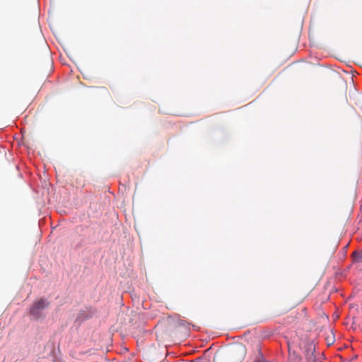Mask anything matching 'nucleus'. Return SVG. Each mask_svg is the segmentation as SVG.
<instances>
[{
	"label": "nucleus",
	"mask_w": 362,
	"mask_h": 362,
	"mask_svg": "<svg viewBox=\"0 0 362 362\" xmlns=\"http://www.w3.org/2000/svg\"><path fill=\"white\" fill-rule=\"evenodd\" d=\"M354 263H362V250L361 251H354L352 253Z\"/></svg>",
	"instance_id": "obj_3"
},
{
	"label": "nucleus",
	"mask_w": 362,
	"mask_h": 362,
	"mask_svg": "<svg viewBox=\"0 0 362 362\" xmlns=\"http://www.w3.org/2000/svg\"><path fill=\"white\" fill-rule=\"evenodd\" d=\"M193 328L195 329H196V326L195 325H192Z\"/></svg>",
	"instance_id": "obj_6"
},
{
	"label": "nucleus",
	"mask_w": 362,
	"mask_h": 362,
	"mask_svg": "<svg viewBox=\"0 0 362 362\" xmlns=\"http://www.w3.org/2000/svg\"><path fill=\"white\" fill-rule=\"evenodd\" d=\"M315 351V345L310 344L308 346L305 354L308 362H316L315 356L314 355Z\"/></svg>",
	"instance_id": "obj_2"
},
{
	"label": "nucleus",
	"mask_w": 362,
	"mask_h": 362,
	"mask_svg": "<svg viewBox=\"0 0 362 362\" xmlns=\"http://www.w3.org/2000/svg\"><path fill=\"white\" fill-rule=\"evenodd\" d=\"M254 362H276L274 360H268L267 359L263 354L261 351H259V354L256 358L255 359Z\"/></svg>",
	"instance_id": "obj_4"
},
{
	"label": "nucleus",
	"mask_w": 362,
	"mask_h": 362,
	"mask_svg": "<svg viewBox=\"0 0 362 362\" xmlns=\"http://www.w3.org/2000/svg\"><path fill=\"white\" fill-rule=\"evenodd\" d=\"M180 325H185V322L184 323V322H180Z\"/></svg>",
	"instance_id": "obj_5"
},
{
	"label": "nucleus",
	"mask_w": 362,
	"mask_h": 362,
	"mask_svg": "<svg viewBox=\"0 0 362 362\" xmlns=\"http://www.w3.org/2000/svg\"><path fill=\"white\" fill-rule=\"evenodd\" d=\"M49 305V302L46 298H40L34 301L30 309V315L32 317L37 320L42 318V311Z\"/></svg>",
	"instance_id": "obj_1"
}]
</instances>
